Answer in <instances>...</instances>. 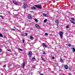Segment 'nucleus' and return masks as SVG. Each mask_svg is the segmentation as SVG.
Instances as JSON below:
<instances>
[{"label":"nucleus","instance_id":"2","mask_svg":"<svg viewBox=\"0 0 75 75\" xmlns=\"http://www.w3.org/2000/svg\"><path fill=\"white\" fill-rule=\"evenodd\" d=\"M28 7V6L26 4H24L23 6V8L24 9L27 8Z\"/></svg>","mask_w":75,"mask_h":75},{"label":"nucleus","instance_id":"42","mask_svg":"<svg viewBox=\"0 0 75 75\" xmlns=\"http://www.w3.org/2000/svg\"><path fill=\"white\" fill-rule=\"evenodd\" d=\"M23 0V1H25V0Z\"/></svg>","mask_w":75,"mask_h":75},{"label":"nucleus","instance_id":"34","mask_svg":"<svg viewBox=\"0 0 75 75\" xmlns=\"http://www.w3.org/2000/svg\"><path fill=\"white\" fill-rule=\"evenodd\" d=\"M11 30H12V31H14V29L13 28H11Z\"/></svg>","mask_w":75,"mask_h":75},{"label":"nucleus","instance_id":"10","mask_svg":"<svg viewBox=\"0 0 75 75\" xmlns=\"http://www.w3.org/2000/svg\"><path fill=\"white\" fill-rule=\"evenodd\" d=\"M25 62H23V68H24V67H25Z\"/></svg>","mask_w":75,"mask_h":75},{"label":"nucleus","instance_id":"5","mask_svg":"<svg viewBox=\"0 0 75 75\" xmlns=\"http://www.w3.org/2000/svg\"><path fill=\"white\" fill-rule=\"evenodd\" d=\"M35 27H37L38 28V29H39V28H40V26L38 25L37 24H35Z\"/></svg>","mask_w":75,"mask_h":75},{"label":"nucleus","instance_id":"39","mask_svg":"<svg viewBox=\"0 0 75 75\" xmlns=\"http://www.w3.org/2000/svg\"><path fill=\"white\" fill-rule=\"evenodd\" d=\"M69 75H72V74H71L70 73H69Z\"/></svg>","mask_w":75,"mask_h":75},{"label":"nucleus","instance_id":"24","mask_svg":"<svg viewBox=\"0 0 75 75\" xmlns=\"http://www.w3.org/2000/svg\"><path fill=\"white\" fill-rule=\"evenodd\" d=\"M30 40H31L32 39H33V37L31 36H30Z\"/></svg>","mask_w":75,"mask_h":75},{"label":"nucleus","instance_id":"44","mask_svg":"<svg viewBox=\"0 0 75 75\" xmlns=\"http://www.w3.org/2000/svg\"><path fill=\"white\" fill-rule=\"evenodd\" d=\"M60 75H61V74H60Z\"/></svg>","mask_w":75,"mask_h":75},{"label":"nucleus","instance_id":"26","mask_svg":"<svg viewBox=\"0 0 75 75\" xmlns=\"http://www.w3.org/2000/svg\"><path fill=\"white\" fill-rule=\"evenodd\" d=\"M18 50H20V51H23V50L19 48Z\"/></svg>","mask_w":75,"mask_h":75},{"label":"nucleus","instance_id":"25","mask_svg":"<svg viewBox=\"0 0 75 75\" xmlns=\"http://www.w3.org/2000/svg\"><path fill=\"white\" fill-rule=\"evenodd\" d=\"M35 21H36V22H38V20L37 19H35Z\"/></svg>","mask_w":75,"mask_h":75},{"label":"nucleus","instance_id":"1","mask_svg":"<svg viewBox=\"0 0 75 75\" xmlns=\"http://www.w3.org/2000/svg\"><path fill=\"white\" fill-rule=\"evenodd\" d=\"M59 34L60 35V38H62V37H63V36H62V35H63V32L61 31L59 32Z\"/></svg>","mask_w":75,"mask_h":75},{"label":"nucleus","instance_id":"40","mask_svg":"<svg viewBox=\"0 0 75 75\" xmlns=\"http://www.w3.org/2000/svg\"><path fill=\"white\" fill-rule=\"evenodd\" d=\"M21 35H22V36H23V34L21 33Z\"/></svg>","mask_w":75,"mask_h":75},{"label":"nucleus","instance_id":"20","mask_svg":"<svg viewBox=\"0 0 75 75\" xmlns=\"http://www.w3.org/2000/svg\"><path fill=\"white\" fill-rule=\"evenodd\" d=\"M69 25H67V26H66V28H69Z\"/></svg>","mask_w":75,"mask_h":75},{"label":"nucleus","instance_id":"32","mask_svg":"<svg viewBox=\"0 0 75 75\" xmlns=\"http://www.w3.org/2000/svg\"><path fill=\"white\" fill-rule=\"evenodd\" d=\"M45 14H46L45 13H42V15H43V16H45Z\"/></svg>","mask_w":75,"mask_h":75},{"label":"nucleus","instance_id":"31","mask_svg":"<svg viewBox=\"0 0 75 75\" xmlns=\"http://www.w3.org/2000/svg\"><path fill=\"white\" fill-rule=\"evenodd\" d=\"M24 41H25V40L24 39H23V43H24Z\"/></svg>","mask_w":75,"mask_h":75},{"label":"nucleus","instance_id":"13","mask_svg":"<svg viewBox=\"0 0 75 75\" xmlns=\"http://www.w3.org/2000/svg\"><path fill=\"white\" fill-rule=\"evenodd\" d=\"M31 8L33 10H34L36 8L35 7H32Z\"/></svg>","mask_w":75,"mask_h":75},{"label":"nucleus","instance_id":"6","mask_svg":"<svg viewBox=\"0 0 75 75\" xmlns=\"http://www.w3.org/2000/svg\"><path fill=\"white\" fill-rule=\"evenodd\" d=\"M28 55L29 57H31L32 56V52L31 51L30 52L28 53Z\"/></svg>","mask_w":75,"mask_h":75},{"label":"nucleus","instance_id":"16","mask_svg":"<svg viewBox=\"0 0 75 75\" xmlns=\"http://www.w3.org/2000/svg\"><path fill=\"white\" fill-rule=\"evenodd\" d=\"M71 20H73V21H75V20L74 19V18H71Z\"/></svg>","mask_w":75,"mask_h":75},{"label":"nucleus","instance_id":"23","mask_svg":"<svg viewBox=\"0 0 75 75\" xmlns=\"http://www.w3.org/2000/svg\"><path fill=\"white\" fill-rule=\"evenodd\" d=\"M45 35H46V36H47V35H48V34L47 33H45Z\"/></svg>","mask_w":75,"mask_h":75},{"label":"nucleus","instance_id":"28","mask_svg":"<svg viewBox=\"0 0 75 75\" xmlns=\"http://www.w3.org/2000/svg\"><path fill=\"white\" fill-rule=\"evenodd\" d=\"M0 17H1L2 18V19H4V18H3V16H1Z\"/></svg>","mask_w":75,"mask_h":75},{"label":"nucleus","instance_id":"38","mask_svg":"<svg viewBox=\"0 0 75 75\" xmlns=\"http://www.w3.org/2000/svg\"><path fill=\"white\" fill-rule=\"evenodd\" d=\"M52 59H54V57H53L52 58Z\"/></svg>","mask_w":75,"mask_h":75},{"label":"nucleus","instance_id":"33","mask_svg":"<svg viewBox=\"0 0 75 75\" xmlns=\"http://www.w3.org/2000/svg\"><path fill=\"white\" fill-rule=\"evenodd\" d=\"M2 51V50L1 49H0V52H1Z\"/></svg>","mask_w":75,"mask_h":75},{"label":"nucleus","instance_id":"29","mask_svg":"<svg viewBox=\"0 0 75 75\" xmlns=\"http://www.w3.org/2000/svg\"><path fill=\"white\" fill-rule=\"evenodd\" d=\"M25 36H27V35L28 34H27V33H25Z\"/></svg>","mask_w":75,"mask_h":75},{"label":"nucleus","instance_id":"43","mask_svg":"<svg viewBox=\"0 0 75 75\" xmlns=\"http://www.w3.org/2000/svg\"><path fill=\"white\" fill-rule=\"evenodd\" d=\"M62 75H65V74H62Z\"/></svg>","mask_w":75,"mask_h":75},{"label":"nucleus","instance_id":"18","mask_svg":"<svg viewBox=\"0 0 75 75\" xmlns=\"http://www.w3.org/2000/svg\"><path fill=\"white\" fill-rule=\"evenodd\" d=\"M47 21V19H45L44 21V23H46Z\"/></svg>","mask_w":75,"mask_h":75},{"label":"nucleus","instance_id":"14","mask_svg":"<svg viewBox=\"0 0 75 75\" xmlns=\"http://www.w3.org/2000/svg\"><path fill=\"white\" fill-rule=\"evenodd\" d=\"M32 70H34V69H36V68H35V67H33L32 68Z\"/></svg>","mask_w":75,"mask_h":75},{"label":"nucleus","instance_id":"11","mask_svg":"<svg viewBox=\"0 0 75 75\" xmlns=\"http://www.w3.org/2000/svg\"><path fill=\"white\" fill-rule=\"evenodd\" d=\"M13 2L15 5H17V2L15 1H13Z\"/></svg>","mask_w":75,"mask_h":75},{"label":"nucleus","instance_id":"21","mask_svg":"<svg viewBox=\"0 0 75 75\" xmlns=\"http://www.w3.org/2000/svg\"><path fill=\"white\" fill-rule=\"evenodd\" d=\"M0 37H3V35H2V34H0Z\"/></svg>","mask_w":75,"mask_h":75},{"label":"nucleus","instance_id":"19","mask_svg":"<svg viewBox=\"0 0 75 75\" xmlns=\"http://www.w3.org/2000/svg\"><path fill=\"white\" fill-rule=\"evenodd\" d=\"M41 58L42 59V60H43V61H44V62H45V60L44 59V58H43V57H41Z\"/></svg>","mask_w":75,"mask_h":75},{"label":"nucleus","instance_id":"7","mask_svg":"<svg viewBox=\"0 0 75 75\" xmlns=\"http://www.w3.org/2000/svg\"><path fill=\"white\" fill-rule=\"evenodd\" d=\"M42 45L43 47H45V48H47L48 47L46 45H45L44 43L42 44Z\"/></svg>","mask_w":75,"mask_h":75},{"label":"nucleus","instance_id":"12","mask_svg":"<svg viewBox=\"0 0 75 75\" xmlns=\"http://www.w3.org/2000/svg\"><path fill=\"white\" fill-rule=\"evenodd\" d=\"M72 48L73 49V52H75V48H74V47H72Z\"/></svg>","mask_w":75,"mask_h":75},{"label":"nucleus","instance_id":"37","mask_svg":"<svg viewBox=\"0 0 75 75\" xmlns=\"http://www.w3.org/2000/svg\"><path fill=\"white\" fill-rule=\"evenodd\" d=\"M6 66V64L4 65V67H5Z\"/></svg>","mask_w":75,"mask_h":75},{"label":"nucleus","instance_id":"41","mask_svg":"<svg viewBox=\"0 0 75 75\" xmlns=\"http://www.w3.org/2000/svg\"><path fill=\"white\" fill-rule=\"evenodd\" d=\"M10 50H8V51H10Z\"/></svg>","mask_w":75,"mask_h":75},{"label":"nucleus","instance_id":"35","mask_svg":"<svg viewBox=\"0 0 75 75\" xmlns=\"http://www.w3.org/2000/svg\"><path fill=\"white\" fill-rule=\"evenodd\" d=\"M30 11L31 13H34V11Z\"/></svg>","mask_w":75,"mask_h":75},{"label":"nucleus","instance_id":"22","mask_svg":"<svg viewBox=\"0 0 75 75\" xmlns=\"http://www.w3.org/2000/svg\"><path fill=\"white\" fill-rule=\"evenodd\" d=\"M45 17H48V16L46 14H45Z\"/></svg>","mask_w":75,"mask_h":75},{"label":"nucleus","instance_id":"27","mask_svg":"<svg viewBox=\"0 0 75 75\" xmlns=\"http://www.w3.org/2000/svg\"><path fill=\"white\" fill-rule=\"evenodd\" d=\"M32 59H35V57H33L32 58Z\"/></svg>","mask_w":75,"mask_h":75},{"label":"nucleus","instance_id":"15","mask_svg":"<svg viewBox=\"0 0 75 75\" xmlns=\"http://www.w3.org/2000/svg\"><path fill=\"white\" fill-rule=\"evenodd\" d=\"M70 22H71V23H73V24H75V22H74V21H71Z\"/></svg>","mask_w":75,"mask_h":75},{"label":"nucleus","instance_id":"4","mask_svg":"<svg viewBox=\"0 0 75 75\" xmlns=\"http://www.w3.org/2000/svg\"><path fill=\"white\" fill-rule=\"evenodd\" d=\"M55 23L57 24V25H58L59 24V22L58 21V20H54Z\"/></svg>","mask_w":75,"mask_h":75},{"label":"nucleus","instance_id":"9","mask_svg":"<svg viewBox=\"0 0 75 75\" xmlns=\"http://www.w3.org/2000/svg\"><path fill=\"white\" fill-rule=\"evenodd\" d=\"M64 68L66 69H68V66L67 65H66L64 67Z\"/></svg>","mask_w":75,"mask_h":75},{"label":"nucleus","instance_id":"8","mask_svg":"<svg viewBox=\"0 0 75 75\" xmlns=\"http://www.w3.org/2000/svg\"><path fill=\"white\" fill-rule=\"evenodd\" d=\"M28 17L29 19H32V17L31 16L29 15H28Z\"/></svg>","mask_w":75,"mask_h":75},{"label":"nucleus","instance_id":"30","mask_svg":"<svg viewBox=\"0 0 75 75\" xmlns=\"http://www.w3.org/2000/svg\"><path fill=\"white\" fill-rule=\"evenodd\" d=\"M68 45L69 47H71V44H69Z\"/></svg>","mask_w":75,"mask_h":75},{"label":"nucleus","instance_id":"17","mask_svg":"<svg viewBox=\"0 0 75 75\" xmlns=\"http://www.w3.org/2000/svg\"><path fill=\"white\" fill-rule=\"evenodd\" d=\"M60 62H64L62 60V59H60Z\"/></svg>","mask_w":75,"mask_h":75},{"label":"nucleus","instance_id":"3","mask_svg":"<svg viewBox=\"0 0 75 75\" xmlns=\"http://www.w3.org/2000/svg\"><path fill=\"white\" fill-rule=\"evenodd\" d=\"M35 6L37 7V8H40V9L42 8V6H41V5H36Z\"/></svg>","mask_w":75,"mask_h":75},{"label":"nucleus","instance_id":"36","mask_svg":"<svg viewBox=\"0 0 75 75\" xmlns=\"http://www.w3.org/2000/svg\"><path fill=\"white\" fill-rule=\"evenodd\" d=\"M43 54H45V52H43Z\"/></svg>","mask_w":75,"mask_h":75}]
</instances>
